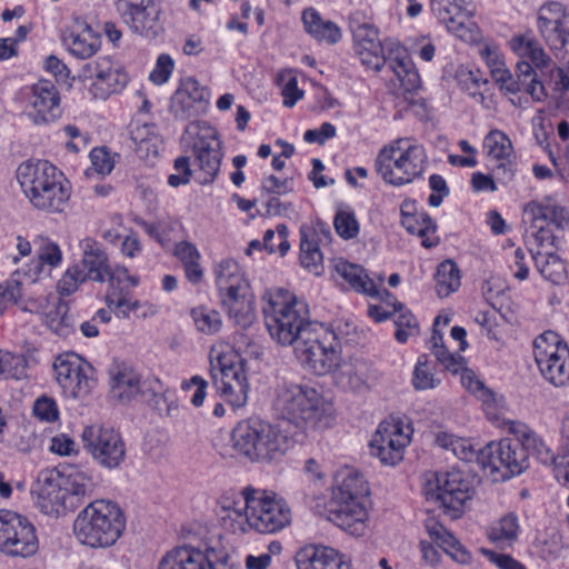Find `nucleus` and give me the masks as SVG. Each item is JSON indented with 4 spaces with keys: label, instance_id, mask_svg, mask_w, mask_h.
Masks as SVG:
<instances>
[{
    "label": "nucleus",
    "instance_id": "30",
    "mask_svg": "<svg viewBox=\"0 0 569 569\" xmlns=\"http://www.w3.org/2000/svg\"><path fill=\"white\" fill-rule=\"evenodd\" d=\"M300 261L303 268L315 274H320L322 270V253L320 243L329 242L331 232L325 228H303L300 231Z\"/></svg>",
    "mask_w": 569,
    "mask_h": 569
},
{
    "label": "nucleus",
    "instance_id": "34",
    "mask_svg": "<svg viewBox=\"0 0 569 569\" xmlns=\"http://www.w3.org/2000/svg\"><path fill=\"white\" fill-rule=\"evenodd\" d=\"M58 472L60 475L59 482L70 501L79 500L94 489V481L88 468L66 466L58 469Z\"/></svg>",
    "mask_w": 569,
    "mask_h": 569
},
{
    "label": "nucleus",
    "instance_id": "26",
    "mask_svg": "<svg viewBox=\"0 0 569 569\" xmlns=\"http://www.w3.org/2000/svg\"><path fill=\"white\" fill-rule=\"evenodd\" d=\"M297 569H352L350 558L339 550L309 545L301 548L295 557Z\"/></svg>",
    "mask_w": 569,
    "mask_h": 569
},
{
    "label": "nucleus",
    "instance_id": "4",
    "mask_svg": "<svg viewBox=\"0 0 569 569\" xmlns=\"http://www.w3.org/2000/svg\"><path fill=\"white\" fill-rule=\"evenodd\" d=\"M17 180L38 210L59 213L64 211L71 188L62 171L46 160L26 161L17 169Z\"/></svg>",
    "mask_w": 569,
    "mask_h": 569
},
{
    "label": "nucleus",
    "instance_id": "29",
    "mask_svg": "<svg viewBox=\"0 0 569 569\" xmlns=\"http://www.w3.org/2000/svg\"><path fill=\"white\" fill-rule=\"evenodd\" d=\"M218 517L221 527L229 533L241 536L252 530L251 513L244 498L242 500L221 498Z\"/></svg>",
    "mask_w": 569,
    "mask_h": 569
},
{
    "label": "nucleus",
    "instance_id": "17",
    "mask_svg": "<svg viewBox=\"0 0 569 569\" xmlns=\"http://www.w3.org/2000/svg\"><path fill=\"white\" fill-rule=\"evenodd\" d=\"M53 370L61 396L66 399L82 400L96 387L93 368L74 352L58 356Z\"/></svg>",
    "mask_w": 569,
    "mask_h": 569
},
{
    "label": "nucleus",
    "instance_id": "28",
    "mask_svg": "<svg viewBox=\"0 0 569 569\" xmlns=\"http://www.w3.org/2000/svg\"><path fill=\"white\" fill-rule=\"evenodd\" d=\"M531 222H543L563 229L569 224V210L556 194L528 202L523 209Z\"/></svg>",
    "mask_w": 569,
    "mask_h": 569
},
{
    "label": "nucleus",
    "instance_id": "2",
    "mask_svg": "<svg viewBox=\"0 0 569 569\" xmlns=\"http://www.w3.org/2000/svg\"><path fill=\"white\" fill-rule=\"evenodd\" d=\"M369 486L352 468H342L335 476L328 518L342 530L361 536L368 520Z\"/></svg>",
    "mask_w": 569,
    "mask_h": 569
},
{
    "label": "nucleus",
    "instance_id": "19",
    "mask_svg": "<svg viewBox=\"0 0 569 569\" xmlns=\"http://www.w3.org/2000/svg\"><path fill=\"white\" fill-rule=\"evenodd\" d=\"M412 428L401 417L391 416L379 423L370 441V452L386 466H396L403 459L406 447L411 441Z\"/></svg>",
    "mask_w": 569,
    "mask_h": 569
},
{
    "label": "nucleus",
    "instance_id": "37",
    "mask_svg": "<svg viewBox=\"0 0 569 569\" xmlns=\"http://www.w3.org/2000/svg\"><path fill=\"white\" fill-rule=\"evenodd\" d=\"M130 138L136 144L137 154L146 160L157 158L162 149V140L152 123L136 120L129 127Z\"/></svg>",
    "mask_w": 569,
    "mask_h": 569
},
{
    "label": "nucleus",
    "instance_id": "53",
    "mask_svg": "<svg viewBox=\"0 0 569 569\" xmlns=\"http://www.w3.org/2000/svg\"><path fill=\"white\" fill-rule=\"evenodd\" d=\"M370 365L363 360H355L345 365L340 372V382L353 391H363L369 388L368 380Z\"/></svg>",
    "mask_w": 569,
    "mask_h": 569
},
{
    "label": "nucleus",
    "instance_id": "24",
    "mask_svg": "<svg viewBox=\"0 0 569 569\" xmlns=\"http://www.w3.org/2000/svg\"><path fill=\"white\" fill-rule=\"evenodd\" d=\"M537 29L551 50L569 53V12L561 3L549 2L539 9Z\"/></svg>",
    "mask_w": 569,
    "mask_h": 569
},
{
    "label": "nucleus",
    "instance_id": "13",
    "mask_svg": "<svg viewBox=\"0 0 569 569\" xmlns=\"http://www.w3.org/2000/svg\"><path fill=\"white\" fill-rule=\"evenodd\" d=\"M78 79L84 97L91 100H107L120 93L129 80L123 69L107 56L86 63Z\"/></svg>",
    "mask_w": 569,
    "mask_h": 569
},
{
    "label": "nucleus",
    "instance_id": "35",
    "mask_svg": "<svg viewBox=\"0 0 569 569\" xmlns=\"http://www.w3.org/2000/svg\"><path fill=\"white\" fill-rule=\"evenodd\" d=\"M426 530L430 539L437 543L455 562L463 566L471 563V552L441 523L435 520H428L426 522Z\"/></svg>",
    "mask_w": 569,
    "mask_h": 569
},
{
    "label": "nucleus",
    "instance_id": "25",
    "mask_svg": "<svg viewBox=\"0 0 569 569\" xmlns=\"http://www.w3.org/2000/svg\"><path fill=\"white\" fill-rule=\"evenodd\" d=\"M517 77L509 69L497 70L493 80L501 90L508 93H519L525 91L536 102H542L547 98V90L542 82L538 80L536 70L527 61H518L516 64Z\"/></svg>",
    "mask_w": 569,
    "mask_h": 569
},
{
    "label": "nucleus",
    "instance_id": "9",
    "mask_svg": "<svg viewBox=\"0 0 569 569\" xmlns=\"http://www.w3.org/2000/svg\"><path fill=\"white\" fill-rule=\"evenodd\" d=\"M355 54L368 70L379 71L387 64L401 87L412 92L420 87V76L407 51L398 41L387 39L372 46L353 47Z\"/></svg>",
    "mask_w": 569,
    "mask_h": 569
},
{
    "label": "nucleus",
    "instance_id": "45",
    "mask_svg": "<svg viewBox=\"0 0 569 569\" xmlns=\"http://www.w3.org/2000/svg\"><path fill=\"white\" fill-rule=\"evenodd\" d=\"M520 533L519 518L515 512H508L493 521L487 529L488 539L500 548L515 545Z\"/></svg>",
    "mask_w": 569,
    "mask_h": 569
},
{
    "label": "nucleus",
    "instance_id": "15",
    "mask_svg": "<svg viewBox=\"0 0 569 569\" xmlns=\"http://www.w3.org/2000/svg\"><path fill=\"white\" fill-rule=\"evenodd\" d=\"M477 461L483 470H489L495 480L502 481L519 476L528 468L527 453L518 437L488 443L479 449Z\"/></svg>",
    "mask_w": 569,
    "mask_h": 569
},
{
    "label": "nucleus",
    "instance_id": "7",
    "mask_svg": "<svg viewBox=\"0 0 569 569\" xmlns=\"http://www.w3.org/2000/svg\"><path fill=\"white\" fill-rule=\"evenodd\" d=\"M231 439L237 452L256 462L279 460L292 445L279 425L253 418L238 422Z\"/></svg>",
    "mask_w": 569,
    "mask_h": 569
},
{
    "label": "nucleus",
    "instance_id": "47",
    "mask_svg": "<svg viewBox=\"0 0 569 569\" xmlns=\"http://www.w3.org/2000/svg\"><path fill=\"white\" fill-rule=\"evenodd\" d=\"M531 257L538 272L543 277V279L553 284H562L565 282L567 278L566 262L557 254L531 251Z\"/></svg>",
    "mask_w": 569,
    "mask_h": 569
},
{
    "label": "nucleus",
    "instance_id": "46",
    "mask_svg": "<svg viewBox=\"0 0 569 569\" xmlns=\"http://www.w3.org/2000/svg\"><path fill=\"white\" fill-rule=\"evenodd\" d=\"M47 327L59 337L67 338L76 331V321L69 311V306L62 300L54 302L44 312Z\"/></svg>",
    "mask_w": 569,
    "mask_h": 569
},
{
    "label": "nucleus",
    "instance_id": "41",
    "mask_svg": "<svg viewBox=\"0 0 569 569\" xmlns=\"http://www.w3.org/2000/svg\"><path fill=\"white\" fill-rule=\"evenodd\" d=\"M38 260L32 262L30 269L31 280L41 273H49L52 268H57L62 262V251L59 244L47 237H38L34 240Z\"/></svg>",
    "mask_w": 569,
    "mask_h": 569
},
{
    "label": "nucleus",
    "instance_id": "5",
    "mask_svg": "<svg viewBox=\"0 0 569 569\" xmlns=\"http://www.w3.org/2000/svg\"><path fill=\"white\" fill-rule=\"evenodd\" d=\"M126 529V518L120 507L99 499L90 502L76 517L73 535L76 540L92 549L112 547Z\"/></svg>",
    "mask_w": 569,
    "mask_h": 569
},
{
    "label": "nucleus",
    "instance_id": "56",
    "mask_svg": "<svg viewBox=\"0 0 569 569\" xmlns=\"http://www.w3.org/2000/svg\"><path fill=\"white\" fill-rule=\"evenodd\" d=\"M483 149L496 160L510 161L513 152L509 137L501 130H491L483 139Z\"/></svg>",
    "mask_w": 569,
    "mask_h": 569
},
{
    "label": "nucleus",
    "instance_id": "8",
    "mask_svg": "<svg viewBox=\"0 0 569 569\" xmlns=\"http://www.w3.org/2000/svg\"><path fill=\"white\" fill-rule=\"evenodd\" d=\"M183 140L192 147L196 168L191 170L188 158L180 157V184L188 183L191 177L199 184L212 183L222 159L217 130L204 121H192L184 129Z\"/></svg>",
    "mask_w": 569,
    "mask_h": 569
},
{
    "label": "nucleus",
    "instance_id": "44",
    "mask_svg": "<svg viewBox=\"0 0 569 569\" xmlns=\"http://www.w3.org/2000/svg\"><path fill=\"white\" fill-rule=\"evenodd\" d=\"M510 430L519 438L527 457L531 455L542 465L550 462L553 452L538 433L519 422H512Z\"/></svg>",
    "mask_w": 569,
    "mask_h": 569
},
{
    "label": "nucleus",
    "instance_id": "36",
    "mask_svg": "<svg viewBox=\"0 0 569 569\" xmlns=\"http://www.w3.org/2000/svg\"><path fill=\"white\" fill-rule=\"evenodd\" d=\"M216 284L220 297L236 295L249 289L243 271L233 259H222L214 267Z\"/></svg>",
    "mask_w": 569,
    "mask_h": 569
},
{
    "label": "nucleus",
    "instance_id": "63",
    "mask_svg": "<svg viewBox=\"0 0 569 569\" xmlns=\"http://www.w3.org/2000/svg\"><path fill=\"white\" fill-rule=\"evenodd\" d=\"M207 380L198 375L191 377L189 380L183 381L181 386L184 398L188 399L190 403L196 408L203 405L207 396Z\"/></svg>",
    "mask_w": 569,
    "mask_h": 569
},
{
    "label": "nucleus",
    "instance_id": "43",
    "mask_svg": "<svg viewBox=\"0 0 569 569\" xmlns=\"http://www.w3.org/2000/svg\"><path fill=\"white\" fill-rule=\"evenodd\" d=\"M180 569H218L214 548L180 543Z\"/></svg>",
    "mask_w": 569,
    "mask_h": 569
},
{
    "label": "nucleus",
    "instance_id": "33",
    "mask_svg": "<svg viewBox=\"0 0 569 569\" xmlns=\"http://www.w3.org/2000/svg\"><path fill=\"white\" fill-rule=\"evenodd\" d=\"M509 47L519 61H527L533 70H542L551 62L550 57L531 31L512 36Z\"/></svg>",
    "mask_w": 569,
    "mask_h": 569
},
{
    "label": "nucleus",
    "instance_id": "60",
    "mask_svg": "<svg viewBox=\"0 0 569 569\" xmlns=\"http://www.w3.org/2000/svg\"><path fill=\"white\" fill-rule=\"evenodd\" d=\"M333 224L337 233L345 240L353 239L359 234V222L355 212L348 207L337 210Z\"/></svg>",
    "mask_w": 569,
    "mask_h": 569
},
{
    "label": "nucleus",
    "instance_id": "52",
    "mask_svg": "<svg viewBox=\"0 0 569 569\" xmlns=\"http://www.w3.org/2000/svg\"><path fill=\"white\" fill-rule=\"evenodd\" d=\"M208 91L194 78H187L180 82V106L183 110L193 109L194 112L203 110L208 102Z\"/></svg>",
    "mask_w": 569,
    "mask_h": 569
},
{
    "label": "nucleus",
    "instance_id": "23",
    "mask_svg": "<svg viewBox=\"0 0 569 569\" xmlns=\"http://www.w3.org/2000/svg\"><path fill=\"white\" fill-rule=\"evenodd\" d=\"M60 475L56 468H46L38 473L31 489L37 508L44 515L59 516L74 506L62 490Z\"/></svg>",
    "mask_w": 569,
    "mask_h": 569
},
{
    "label": "nucleus",
    "instance_id": "31",
    "mask_svg": "<svg viewBox=\"0 0 569 569\" xmlns=\"http://www.w3.org/2000/svg\"><path fill=\"white\" fill-rule=\"evenodd\" d=\"M79 248L82 252V259L79 264L81 269H84L87 278L100 283L107 281L110 266L108 263V256L101 244L88 237L80 240Z\"/></svg>",
    "mask_w": 569,
    "mask_h": 569
},
{
    "label": "nucleus",
    "instance_id": "54",
    "mask_svg": "<svg viewBox=\"0 0 569 569\" xmlns=\"http://www.w3.org/2000/svg\"><path fill=\"white\" fill-rule=\"evenodd\" d=\"M393 322L396 326L395 337L400 343H405L410 337L419 335L418 320L401 302L393 303Z\"/></svg>",
    "mask_w": 569,
    "mask_h": 569
},
{
    "label": "nucleus",
    "instance_id": "12",
    "mask_svg": "<svg viewBox=\"0 0 569 569\" xmlns=\"http://www.w3.org/2000/svg\"><path fill=\"white\" fill-rule=\"evenodd\" d=\"M423 491L428 500L439 503L451 518L460 517L473 496L469 478L455 469L433 473L425 483Z\"/></svg>",
    "mask_w": 569,
    "mask_h": 569
},
{
    "label": "nucleus",
    "instance_id": "57",
    "mask_svg": "<svg viewBox=\"0 0 569 569\" xmlns=\"http://www.w3.org/2000/svg\"><path fill=\"white\" fill-rule=\"evenodd\" d=\"M27 377V360L20 355L0 350V380Z\"/></svg>",
    "mask_w": 569,
    "mask_h": 569
},
{
    "label": "nucleus",
    "instance_id": "22",
    "mask_svg": "<svg viewBox=\"0 0 569 569\" xmlns=\"http://www.w3.org/2000/svg\"><path fill=\"white\" fill-rule=\"evenodd\" d=\"M117 9L137 34L153 39L163 31L161 8L154 0H118Z\"/></svg>",
    "mask_w": 569,
    "mask_h": 569
},
{
    "label": "nucleus",
    "instance_id": "16",
    "mask_svg": "<svg viewBox=\"0 0 569 569\" xmlns=\"http://www.w3.org/2000/svg\"><path fill=\"white\" fill-rule=\"evenodd\" d=\"M533 357L541 376L556 387L569 381V348L555 331L539 335L532 343Z\"/></svg>",
    "mask_w": 569,
    "mask_h": 569
},
{
    "label": "nucleus",
    "instance_id": "58",
    "mask_svg": "<svg viewBox=\"0 0 569 569\" xmlns=\"http://www.w3.org/2000/svg\"><path fill=\"white\" fill-rule=\"evenodd\" d=\"M190 316L197 329L203 333L212 335L220 330L222 321L218 311L207 308L198 307L190 311Z\"/></svg>",
    "mask_w": 569,
    "mask_h": 569
},
{
    "label": "nucleus",
    "instance_id": "59",
    "mask_svg": "<svg viewBox=\"0 0 569 569\" xmlns=\"http://www.w3.org/2000/svg\"><path fill=\"white\" fill-rule=\"evenodd\" d=\"M21 273L16 271L9 279L0 283V316L22 297Z\"/></svg>",
    "mask_w": 569,
    "mask_h": 569
},
{
    "label": "nucleus",
    "instance_id": "14",
    "mask_svg": "<svg viewBox=\"0 0 569 569\" xmlns=\"http://www.w3.org/2000/svg\"><path fill=\"white\" fill-rule=\"evenodd\" d=\"M34 525L24 516L0 510V552L7 557L27 559L39 551Z\"/></svg>",
    "mask_w": 569,
    "mask_h": 569
},
{
    "label": "nucleus",
    "instance_id": "39",
    "mask_svg": "<svg viewBox=\"0 0 569 569\" xmlns=\"http://www.w3.org/2000/svg\"><path fill=\"white\" fill-rule=\"evenodd\" d=\"M469 4L470 0H430L432 12L453 32H458L465 24L463 20L472 13Z\"/></svg>",
    "mask_w": 569,
    "mask_h": 569
},
{
    "label": "nucleus",
    "instance_id": "11",
    "mask_svg": "<svg viewBox=\"0 0 569 569\" xmlns=\"http://www.w3.org/2000/svg\"><path fill=\"white\" fill-rule=\"evenodd\" d=\"M295 353L305 368L319 376L336 369L340 360L335 333L318 323L295 346Z\"/></svg>",
    "mask_w": 569,
    "mask_h": 569
},
{
    "label": "nucleus",
    "instance_id": "49",
    "mask_svg": "<svg viewBox=\"0 0 569 569\" xmlns=\"http://www.w3.org/2000/svg\"><path fill=\"white\" fill-rule=\"evenodd\" d=\"M401 223L408 232L422 239L423 247L431 248L439 243L437 237H431L436 233L437 224L427 212L407 216L406 219L401 220Z\"/></svg>",
    "mask_w": 569,
    "mask_h": 569
},
{
    "label": "nucleus",
    "instance_id": "3",
    "mask_svg": "<svg viewBox=\"0 0 569 569\" xmlns=\"http://www.w3.org/2000/svg\"><path fill=\"white\" fill-rule=\"evenodd\" d=\"M262 313L271 339L280 346L295 347L316 325L307 302L283 289L263 295Z\"/></svg>",
    "mask_w": 569,
    "mask_h": 569
},
{
    "label": "nucleus",
    "instance_id": "61",
    "mask_svg": "<svg viewBox=\"0 0 569 569\" xmlns=\"http://www.w3.org/2000/svg\"><path fill=\"white\" fill-rule=\"evenodd\" d=\"M86 280L89 279L84 274V269H81V266L76 263L64 271L57 283V290L61 296H70L74 293Z\"/></svg>",
    "mask_w": 569,
    "mask_h": 569
},
{
    "label": "nucleus",
    "instance_id": "1",
    "mask_svg": "<svg viewBox=\"0 0 569 569\" xmlns=\"http://www.w3.org/2000/svg\"><path fill=\"white\" fill-rule=\"evenodd\" d=\"M274 415L301 429H325L335 419L333 405L315 387L281 381L273 390Z\"/></svg>",
    "mask_w": 569,
    "mask_h": 569
},
{
    "label": "nucleus",
    "instance_id": "32",
    "mask_svg": "<svg viewBox=\"0 0 569 569\" xmlns=\"http://www.w3.org/2000/svg\"><path fill=\"white\" fill-rule=\"evenodd\" d=\"M333 269L336 273L347 281L357 292L366 293L371 298L383 299L390 297L391 293L383 288L377 286L365 272V269L347 260L338 259Z\"/></svg>",
    "mask_w": 569,
    "mask_h": 569
},
{
    "label": "nucleus",
    "instance_id": "62",
    "mask_svg": "<svg viewBox=\"0 0 569 569\" xmlns=\"http://www.w3.org/2000/svg\"><path fill=\"white\" fill-rule=\"evenodd\" d=\"M439 380L431 372L427 356L422 355L418 358L413 370L412 385L417 390L433 389L439 385Z\"/></svg>",
    "mask_w": 569,
    "mask_h": 569
},
{
    "label": "nucleus",
    "instance_id": "55",
    "mask_svg": "<svg viewBox=\"0 0 569 569\" xmlns=\"http://www.w3.org/2000/svg\"><path fill=\"white\" fill-rule=\"evenodd\" d=\"M436 442L439 447L452 451V453L462 461L477 460L479 450H476L468 439L457 437L449 432H439L436 436Z\"/></svg>",
    "mask_w": 569,
    "mask_h": 569
},
{
    "label": "nucleus",
    "instance_id": "18",
    "mask_svg": "<svg viewBox=\"0 0 569 569\" xmlns=\"http://www.w3.org/2000/svg\"><path fill=\"white\" fill-rule=\"evenodd\" d=\"M17 99L26 117L36 126L52 123L61 116L60 92L49 80L21 88Z\"/></svg>",
    "mask_w": 569,
    "mask_h": 569
},
{
    "label": "nucleus",
    "instance_id": "51",
    "mask_svg": "<svg viewBox=\"0 0 569 569\" xmlns=\"http://www.w3.org/2000/svg\"><path fill=\"white\" fill-rule=\"evenodd\" d=\"M436 290L440 298H447L461 286V274L457 263L445 260L437 267L435 274Z\"/></svg>",
    "mask_w": 569,
    "mask_h": 569
},
{
    "label": "nucleus",
    "instance_id": "38",
    "mask_svg": "<svg viewBox=\"0 0 569 569\" xmlns=\"http://www.w3.org/2000/svg\"><path fill=\"white\" fill-rule=\"evenodd\" d=\"M469 4L470 0H430L432 12L453 32H458L465 24L463 20L472 13Z\"/></svg>",
    "mask_w": 569,
    "mask_h": 569
},
{
    "label": "nucleus",
    "instance_id": "64",
    "mask_svg": "<svg viewBox=\"0 0 569 569\" xmlns=\"http://www.w3.org/2000/svg\"><path fill=\"white\" fill-rule=\"evenodd\" d=\"M174 67L176 61L171 56L167 53L159 54L149 73V80L156 86L164 84L172 76Z\"/></svg>",
    "mask_w": 569,
    "mask_h": 569
},
{
    "label": "nucleus",
    "instance_id": "10",
    "mask_svg": "<svg viewBox=\"0 0 569 569\" xmlns=\"http://www.w3.org/2000/svg\"><path fill=\"white\" fill-rule=\"evenodd\" d=\"M242 498L251 513L252 530L259 533H276L290 525L292 513L287 501L273 491L247 487Z\"/></svg>",
    "mask_w": 569,
    "mask_h": 569
},
{
    "label": "nucleus",
    "instance_id": "48",
    "mask_svg": "<svg viewBox=\"0 0 569 569\" xmlns=\"http://www.w3.org/2000/svg\"><path fill=\"white\" fill-rule=\"evenodd\" d=\"M111 393L122 402L133 400L141 391V381L131 370H118L111 373Z\"/></svg>",
    "mask_w": 569,
    "mask_h": 569
},
{
    "label": "nucleus",
    "instance_id": "42",
    "mask_svg": "<svg viewBox=\"0 0 569 569\" xmlns=\"http://www.w3.org/2000/svg\"><path fill=\"white\" fill-rule=\"evenodd\" d=\"M302 22L306 31L318 41L333 44L341 39L340 28L335 22L322 19L313 8L302 12Z\"/></svg>",
    "mask_w": 569,
    "mask_h": 569
},
{
    "label": "nucleus",
    "instance_id": "27",
    "mask_svg": "<svg viewBox=\"0 0 569 569\" xmlns=\"http://www.w3.org/2000/svg\"><path fill=\"white\" fill-rule=\"evenodd\" d=\"M66 50L77 59L93 57L101 47V37L86 21L76 19L62 37Z\"/></svg>",
    "mask_w": 569,
    "mask_h": 569
},
{
    "label": "nucleus",
    "instance_id": "50",
    "mask_svg": "<svg viewBox=\"0 0 569 569\" xmlns=\"http://www.w3.org/2000/svg\"><path fill=\"white\" fill-rule=\"evenodd\" d=\"M200 260L201 253L194 244L180 241V267L186 280L193 286H198L203 280V268Z\"/></svg>",
    "mask_w": 569,
    "mask_h": 569
},
{
    "label": "nucleus",
    "instance_id": "21",
    "mask_svg": "<svg viewBox=\"0 0 569 569\" xmlns=\"http://www.w3.org/2000/svg\"><path fill=\"white\" fill-rule=\"evenodd\" d=\"M220 378L212 373L217 390L223 399L232 407L240 409L248 402V377L246 372V361L239 356L228 359L227 356L218 358Z\"/></svg>",
    "mask_w": 569,
    "mask_h": 569
},
{
    "label": "nucleus",
    "instance_id": "40",
    "mask_svg": "<svg viewBox=\"0 0 569 569\" xmlns=\"http://www.w3.org/2000/svg\"><path fill=\"white\" fill-rule=\"evenodd\" d=\"M222 305L228 311L229 318L242 329L249 328L256 320L253 296L250 290L223 296Z\"/></svg>",
    "mask_w": 569,
    "mask_h": 569
},
{
    "label": "nucleus",
    "instance_id": "20",
    "mask_svg": "<svg viewBox=\"0 0 569 569\" xmlns=\"http://www.w3.org/2000/svg\"><path fill=\"white\" fill-rule=\"evenodd\" d=\"M84 450L106 469L119 467L126 457V446L120 433L111 427L92 423L81 432Z\"/></svg>",
    "mask_w": 569,
    "mask_h": 569
},
{
    "label": "nucleus",
    "instance_id": "6",
    "mask_svg": "<svg viewBox=\"0 0 569 569\" xmlns=\"http://www.w3.org/2000/svg\"><path fill=\"white\" fill-rule=\"evenodd\" d=\"M427 164L425 147L412 137L390 141L380 149L375 160L378 174L393 187H402L420 179Z\"/></svg>",
    "mask_w": 569,
    "mask_h": 569
}]
</instances>
